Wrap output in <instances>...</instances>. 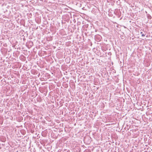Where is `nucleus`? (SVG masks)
Returning a JSON list of instances; mask_svg holds the SVG:
<instances>
[{
  "mask_svg": "<svg viewBox=\"0 0 152 152\" xmlns=\"http://www.w3.org/2000/svg\"><path fill=\"white\" fill-rule=\"evenodd\" d=\"M98 36V37H100V36H99V35H98V36Z\"/></svg>",
  "mask_w": 152,
  "mask_h": 152,
  "instance_id": "nucleus-2",
  "label": "nucleus"
},
{
  "mask_svg": "<svg viewBox=\"0 0 152 152\" xmlns=\"http://www.w3.org/2000/svg\"><path fill=\"white\" fill-rule=\"evenodd\" d=\"M140 34H142V37H144L145 36V35L144 34H142V32H141Z\"/></svg>",
  "mask_w": 152,
  "mask_h": 152,
  "instance_id": "nucleus-1",
  "label": "nucleus"
}]
</instances>
